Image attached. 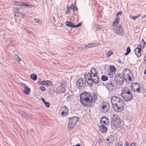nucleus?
I'll return each instance as SVG.
<instances>
[{"label": "nucleus", "instance_id": "nucleus-41", "mask_svg": "<svg viewBox=\"0 0 146 146\" xmlns=\"http://www.w3.org/2000/svg\"><path fill=\"white\" fill-rule=\"evenodd\" d=\"M131 51V49L129 47H128L127 48L126 52L129 53Z\"/></svg>", "mask_w": 146, "mask_h": 146}, {"label": "nucleus", "instance_id": "nucleus-48", "mask_svg": "<svg viewBox=\"0 0 146 146\" xmlns=\"http://www.w3.org/2000/svg\"><path fill=\"white\" fill-rule=\"evenodd\" d=\"M121 12H118V13H117V18H118V16L119 15H121Z\"/></svg>", "mask_w": 146, "mask_h": 146}, {"label": "nucleus", "instance_id": "nucleus-30", "mask_svg": "<svg viewBox=\"0 0 146 146\" xmlns=\"http://www.w3.org/2000/svg\"><path fill=\"white\" fill-rule=\"evenodd\" d=\"M101 78L102 80L104 81H107L108 79V77L105 75L102 76L101 77Z\"/></svg>", "mask_w": 146, "mask_h": 146}, {"label": "nucleus", "instance_id": "nucleus-34", "mask_svg": "<svg viewBox=\"0 0 146 146\" xmlns=\"http://www.w3.org/2000/svg\"><path fill=\"white\" fill-rule=\"evenodd\" d=\"M140 16V15L138 14L137 16H132L131 17V18L134 20H135L136 19Z\"/></svg>", "mask_w": 146, "mask_h": 146}, {"label": "nucleus", "instance_id": "nucleus-4", "mask_svg": "<svg viewBox=\"0 0 146 146\" xmlns=\"http://www.w3.org/2000/svg\"><path fill=\"white\" fill-rule=\"evenodd\" d=\"M121 95L126 101L131 100L133 98L132 93L129 89L127 88H124L122 90Z\"/></svg>", "mask_w": 146, "mask_h": 146}, {"label": "nucleus", "instance_id": "nucleus-53", "mask_svg": "<svg viewBox=\"0 0 146 146\" xmlns=\"http://www.w3.org/2000/svg\"><path fill=\"white\" fill-rule=\"evenodd\" d=\"M135 145V143H132L131 145L130 146H134Z\"/></svg>", "mask_w": 146, "mask_h": 146}, {"label": "nucleus", "instance_id": "nucleus-61", "mask_svg": "<svg viewBox=\"0 0 146 146\" xmlns=\"http://www.w3.org/2000/svg\"><path fill=\"white\" fill-rule=\"evenodd\" d=\"M145 16H144V17H143V18H145Z\"/></svg>", "mask_w": 146, "mask_h": 146}, {"label": "nucleus", "instance_id": "nucleus-40", "mask_svg": "<svg viewBox=\"0 0 146 146\" xmlns=\"http://www.w3.org/2000/svg\"><path fill=\"white\" fill-rule=\"evenodd\" d=\"M40 89L42 91H44L45 90V87L43 86H41L40 88Z\"/></svg>", "mask_w": 146, "mask_h": 146}, {"label": "nucleus", "instance_id": "nucleus-45", "mask_svg": "<svg viewBox=\"0 0 146 146\" xmlns=\"http://www.w3.org/2000/svg\"><path fill=\"white\" fill-rule=\"evenodd\" d=\"M70 7L71 9H72L73 11H74V9H75V7L73 5H72Z\"/></svg>", "mask_w": 146, "mask_h": 146}, {"label": "nucleus", "instance_id": "nucleus-28", "mask_svg": "<svg viewBox=\"0 0 146 146\" xmlns=\"http://www.w3.org/2000/svg\"><path fill=\"white\" fill-rule=\"evenodd\" d=\"M116 68L113 65H111L110 67V69L109 70V71H112L113 72H115Z\"/></svg>", "mask_w": 146, "mask_h": 146}, {"label": "nucleus", "instance_id": "nucleus-32", "mask_svg": "<svg viewBox=\"0 0 146 146\" xmlns=\"http://www.w3.org/2000/svg\"><path fill=\"white\" fill-rule=\"evenodd\" d=\"M23 2H17V1H16L15 2V3H14V4L15 5H18V6H23Z\"/></svg>", "mask_w": 146, "mask_h": 146}, {"label": "nucleus", "instance_id": "nucleus-10", "mask_svg": "<svg viewBox=\"0 0 146 146\" xmlns=\"http://www.w3.org/2000/svg\"><path fill=\"white\" fill-rule=\"evenodd\" d=\"M113 31L114 33L117 35L121 36H123L124 35L123 29L120 25H119L118 27H115Z\"/></svg>", "mask_w": 146, "mask_h": 146}, {"label": "nucleus", "instance_id": "nucleus-60", "mask_svg": "<svg viewBox=\"0 0 146 146\" xmlns=\"http://www.w3.org/2000/svg\"><path fill=\"white\" fill-rule=\"evenodd\" d=\"M31 130L32 131V132H33V130L32 129H31Z\"/></svg>", "mask_w": 146, "mask_h": 146}, {"label": "nucleus", "instance_id": "nucleus-62", "mask_svg": "<svg viewBox=\"0 0 146 146\" xmlns=\"http://www.w3.org/2000/svg\"><path fill=\"white\" fill-rule=\"evenodd\" d=\"M75 10V9H74V11Z\"/></svg>", "mask_w": 146, "mask_h": 146}, {"label": "nucleus", "instance_id": "nucleus-55", "mask_svg": "<svg viewBox=\"0 0 146 146\" xmlns=\"http://www.w3.org/2000/svg\"><path fill=\"white\" fill-rule=\"evenodd\" d=\"M129 53H128V52H126L125 54V55L126 56Z\"/></svg>", "mask_w": 146, "mask_h": 146}, {"label": "nucleus", "instance_id": "nucleus-35", "mask_svg": "<svg viewBox=\"0 0 146 146\" xmlns=\"http://www.w3.org/2000/svg\"><path fill=\"white\" fill-rule=\"evenodd\" d=\"M113 54V53L112 51H110L106 54V56L108 57H109Z\"/></svg>", "mask_w": 146, "mask_h": 146}, {"label": "nucleus", "instance_id": "nucleus-8", "mask_svg": "<svg viewBox=\"0 0 146 146\" xmlns=\"http://www.w3.org/2000/svg\"><path fill=\"white\" fill-rule=\"evenodd\" d=\"M86 82L82 78H80L76 82V85L79 89H83L86 86Z\"/></svg>", "mask_w": 146, "mask_h": 146}, {"label": "nucleus", "instance_id": "nucleus-33", "mask_svg": "<svg viewBox=\"0 0 146 146\" xmlns=\"http://www.w3.org/2000/svg\"><path fill=\"white\" fill-rule=\"evenodd\" d=\"M142 41L141 42V44L139 45H141V46L143 47V48H144L145 45L146 43L144 41V40L143 39H142Z\"/></svg>", "mask_w": 146, "mask_h": 146}, {"label": "nucleus", "instance_id": "nucleus-3", "mask_svg": "<svg viewBox=\"0 0 146 146\" xmlns=\"http://www.w3.org/2000/svg\"><path fill=\"white\" fill-rule=\"evenodd\" d=\"M124 79L121 75L117 74L115 77L109 80L108 83V87L110 88L111 90H113L115 86H120L122 85L124 82Z\"/></svg>", "mask_w": 146, "mask_h": 146}, {"label": "nucleus", "instance_id": "nucleus-63", "mask_svg": "<svg viewBox=\"0 0 146 146\" xmlns=\"http://www.w3.org/2000/svg\"><path fill=\"white\" fill-rule=\"evenodd\" d=\"M145 143H146V141H145Z\"/></svg>", "mask_w": 146, "mask_h": 146}, {"label": "nucleus", "instance_id": "nucleus-9", "mask_svg": "<svg viewBox=\"0 0 146 146\" xmlns=\"http://www.w3.org/2000/svg\"><path fill=\"white\" fill-rule=\"evenodd\" d=\"M100 110L104 113L107 112L110 110V107L108 103L106 102H104L101 104Z\"/></svg>", "mask_w": 146, "mask_h": 146}, {"label": "nucleus", "instance_id": "nucleus-21", "mask_svg": "<svg viewBox=\"0 0 146 146\" xmlns=\"http://www.w3.org/2000/svg\"><path fill=\"white\" fill-rule=\"evenodd\" d=\"M100 123L102 125H106L107 126L109 124L110 121L109 120H107V121H100Z\"/></svg>", "mask_w": 146, "mask_h": 146}, {"label": "nucleus", "instance_id": "nucleus-47", "mask_svg": "<svg viewBox=\"0 0 146 146\" xmlns=\"http://www.w3.org/2000/svg\"><path fill=\"white\" fill-rule=\"evenodd\" d=\"M79 27H78V25H74V24L73 25V28H78Z\"/></svg>", "mask_w": 146, "mask_h": 146}, {"label": "nucleus", "instance_id": "nucleus-6", "mask_svg": "<svg viewBox=\"0 0 146 146\" xmlns=\"http://www.w3.org/2000/svg\"><path fill=\"white\" fill-rule=\"evenodd\" d=\"M111 123L115 127H119L121 124L119 117L116 115H113L111 117Z\"/></svg>", "mask_w": 146, "mask_h": 146}, {"label": "nucleus", "instance_id": "nucleus-36", "mask_svg": "<svg viewBox=\"0 0 146 146\" xmlns=\"http://www.w3.org/2000/svg\"><path fill=\"white\" fill-rule=\"evenodd\" d=\"M107 120H109L107 118L105 117H102L101 118L100 120V121H107Z\"/></svg>", "mask_w": 146, "mask_h": 146}, {"label": "nucleus", "instance_id": "nucleus-11", "mask_svg": "<svg viewBox=\"0 0 146 146\" xmlns=\"http://www.w3.org/2000/svg\"><path fill=\"white\" fill-rule=\"evenodd\" d=\"M99 78L98 75H96L95 76H93L92 78L91 79L90 82L87 81V83L88 86L90 87L92 86L93 85V83L96 84L99 82Z\"/></svg>", "mask_w": 146, "mask_h": 146}, {"label": "nucleus", "instance_id": "nucleus-5", "mask_svg": "<svg viewBox=\"0 0 146 146\" xmlns=\"http://www.w3.org/2000/svg\"><path fill=\"white\" fill-rule=\"evenodd\" d=\"M131 75L132 76V74L130 72L129 69L125 68L123 70L122 76L126 80L131 81L132 80Z\"/></svg>", "mask_w": 146, "mask_h": 146}, {"label": "nucleus", "instance_id": "nucleus-57", "mask_svg": "<svg viewBox=\"0 0 146 146\" xmlns=\"http://www.w3.org/2000/svg\"><path fill=\"white\" fill-rule=\"evenodd\" d=\"M144 74H146V69L145 70L144 72Z\"/></svg>", "mask_w": 146, "mask_h": 146}, {"label": "nucleus", "instance_id": "nucleus-7", "mask_svg": "<svg viewBox=\"0 0 146 146\" xmlns=\"http://www.w3.org/2000/svg\"><path fill=\"white\" fill-rule=\"evenodd\" d=\"M79 118L73 116L71 117L69 120L68 124L69 128L71 129L73 128L76 124V123L78 121Z\"/></svg>", "mask_w": 146, "mask_h": 146}, {"label": "nucleus", "instance_id": "nucleus-46", "mask_svg": "<svg viewBox=\"0 0 146 146\" xmlns=\"http://www.w3.org/2000/svg\"><path fill=\"white\" fill-rule=\"evenodd\" d=\"M129 143H128V142L127 141H126L125 144V146H129Z\"/></svg>", "mask_w": 146, "mask_h": 146}, {"label": "nucleus", "instance_id": "nucleus-42", "mask_svg": "<svg viewBox=\"0 0 146 146\" xmlns=\"http://www.w3.org/2000/svg\"><path fill=\"white\" fill-rule=\"evenodd\" d=\"M94 27H95L97 29H99V28L100 27V26L96 24H95L94 25Z\"/></svg>", "mask_w": 146, "mask_h": 146}, {"label": "nucleus", "instance_id": "nucleus-39", "mask_svg": "<svg viewBox=\"0 0 146 146\" xmlns=\"http://www.w3.org/2000/svg\"><path fill=\"white\" fill-rule=\"evenodd\" d=\"M66 113L67 112H65L64 111H62L61 113L62 116L63 117L66 116Z\"/></svg>", "mask_w": 146, "mask_h": 146}, {"label": "nucleus", "instance_id": "nucleus-17", "mask_svg": "<svg viewBox=\"0 0 146 146\" xmlns=\"http://www.w3.org/2000/svg\"><path fill=\"white\" fill-rule=\"evenodd\" d=\"M23 87L24 88L23 92L25 95H29L31 91L30 88L27 87L25 84H23Z\"/></svg>", "mask_w": 146, "mask_h": 146}, {"label": "nucleus", "instance_id": "nucleus-1", "mask_svg": "<svg viewBox=\"0 0 146 146\" xmlns=\"http://www.w3.org/2000/svg\"><path fill=\"white\" fill-rule=\"evenodd\" d=\"M97 96L93 94V96L87 92L83 93L80 95V100L81 103L86 107L91 106L96 100Z\"/></svg>", "mask_w": 146, "mask_h": 146}, {"label": "nucleus", "instance_id": "nucleus-2", "mask_svg": "<svg viewBox=\"0 0 146 146\" xmlns=\"http://www.w3.org/2000/svg\"><path fill=\"white\" fill-rule=\"evenodd\" d=\"M111 100L114 111L120 112L123 110L124 102L120 97L114 96L111 97Z\"/></svg>", "mask_w": 146, "mask_h": 146}, {"label": "nucleus", "instance_id": "nucleus-59", "mask_svg": "<svg viewBox=\"0 0 146 146\" xmlns=\"http://www.w3.org/2000/svg\"><path fill=\"white\" fill-rule=\"evenodd\" d=\"M134 84H138V85H140L139 84H137V83H135Z\"/></svg>", "mask_w": 146, "mask_h": 146}, {"label": "nucleus", "instance_id": "nucleus-44", "mask_svg": "<svg viewBox=\"0 0 146 146\" xmlns=\"http://www.w3.org/2000/svg\"><path fill=\"white\" fill-rule=\"evenodd\" d=\"M144 64L146 65V55L144 57Z\"/></svg>", "mask_w": 146, "mask_h": 146}, {"label": "nucleus", "instance_id": "nucleus-12", "mask_svg": "<svg viewBox=\"0 0 146 146\" xmlns=\"http://www.w3.org/2000/svg\"><path fill=\"white\" fill-rule=\"evenodd\" d=\"M143 48V47L141 46V45H139L135 50L134 51L135 53L138 57L139 58L141 56V51L142 49Z\"/></svg>", "mask_w": 146, "mask_h": 146}, {"label": "nucleus", "instance_id": "nucleus-54", "mask_svg": "<svg viewBox=\"0 0 146 146\" xmlns=\"http://www.w3.org/2000/svg\"><path fill=\"white\" fill-rule=\"evenodd\" d=\"M78 27H79L81 26V23H79V24H78Z\"/></svg>", "mask_w": 146, "mask_h": 146}, {"label": "nucleus", "instance_id": "nucleus-43", "mask_svg": "<svg viewBox=\"0 0 146 146\" xmlns=\"http://www.w3.org/2000/svg\"><path fill=\"white\" fill-rule=\"evenodd\" d=\"M40 20L38 19H34V21L36 23H38L39 21Z\"/></svg>", "mask_w": 146, "mask_h": 146}, {"label": "nucleus", "instance_id": "nucleus-14", "mask_svg": "<svg viewBox=\"0 0 146 146\" xmlns=\"http://www.w3.org/2000/svg\"><path fill=\"white\" fill-rule=\"evenodd\" d=\"M15 16H17L20 18H23L25 17V14L24 13H22L20 12H19L17 9H16V11H15L14 14Z\"/></svg>", "mask_w": 146, "mask_h": 146}, {"label": "nucleus", "instance_id": "nucleus-13", "mask_svg": "<svg viewBox=\"0 0 146 146\" xmlns=\"http://www.w3.org/2000/svg\"><path fill=\"white\" fill-rule=\"evenodd\" d=\"M19 113L23 117H24L27 119L30 120H32L33 119V117L27 113L25 111H22L20 112H19Z\"/></svg>", "mask_w": 146, "mask_h": 146}, {"label": "nucleus", "instance_id": "nucleus-26", "mask_svg": "<svg viewBox=\"0 0 146 146\" xmlns=\"http://www.w3.org/2000/svg\"><path fill=\"white\" fill-rule=\"evenodd\" d=\"M61 111H64L65 112H67L68 111V108L66 106H62L61 108Z\"/></svg>", "mask_w": 146, "mask_h": 146}, {"label": "nucleus", "instance_id": "nucleus-49", "mask_svg": "<svg viewBox=\"0 0 146 146\" xmlns=\"http://www.w3.org/2000/svg\"><path fill=\"white\" fill-rule=\"evenodd\" d=\"M41 100L44 103L46 102V101L44 100L43 98H42L41 99Z\"/></svg>", "mask_w": 146, "mask_h": 146}, {"label": "nucleus", "instance_id": "nucleus-31", "mask_svg": "<svg viewBox=\"0 0 146 146\" xmlns=\"http://www.w3.org/2000/svg\"><path fill=\"white\" fill-rule=\"evenodd\" d=\"M14 57V58L17 61H21V58L18 55H15Z\"/></svg>", "mask_w": 146, "mask_h": 146}, {"label": "nucleus", "instance_id": "nucleus-19", "mask_svg": "<svg viewBox=\"0 0 146 146\" xmlns=\"http://www.w3.org/2000/svg\"><path fill=\"white\" fill-rule=\"evenodd\" d=\"M112 137V136L111 135V136L109 137L106 139L107 141V142L106 143V144H108L110 146L112 145V143H113L112 142H111L110 140L112 141V139H114V138H113Z\"/></svg>", "mask_w": 146, "mask_h": 146}, {"label": "nucleus", "instance_id": "nucleus-29", "mask_svg": "<svg viewBox=\"0 0 146 146\" xmlns=\"http://www.w3.org/2000/svg\"><path fill=\"white\" fill-rule=\"evenodd\" d=\"M97 43H89L88 45V48H90L92 47H94L97 46Z\"/></svg>", "mask_w": 146, "mask_h": 146}, {"label": "nucleus", "instance_id": "nucleus-50", "mask_svg": "<svg viewBox=\"0 0 146 146\" xmlns=\"http://www.w3.org/2000/svg\"><path fill=\"white\" fill-rule=\"evenodd\" d=\"M136 90L138 92H140V88H137L136 89Z\"/></svg>", "mask_w": 146, "mask_h": 146}, {"label": "nucleus", "instance_id": "nucleus-15", "mask_svg": "<svg viewBox=\"0 0 146 146\" xmlns=\"http://www.w3.org/2000/svg\"><path fill=\"white\" fill-rule=\"evenodd\" d=\"M38 83L39 84L46 86L51 85L52 82L51 81H49L47 80L45 81L43 80L42 81H38Z\"/></svg>", "mask_w": 146, "mask_h": 146}, {"label": "nucleus", "instance_id": "nucleus-52", "mask_svg": "<svg viewBox=\"0 0 146 146\" xmlns=\"http://www.w3.org/2000/svg\"><path fill=\"white\" fill-rule=\"evenodd\" d=\"M23 6H27V4H26L24 3H23Z\"/></svg>", "mask_w": 146, "mask_h": 146}, {"label": "nucleus", "instance_id": "nucleus-37", "mask_svg": "<svg viewBox=\"0 0 146 146\" xmlns=\"http://www.w3.org/2000/svg\"><path fill=\"white\" fill-rule=\"evenodd\" d=\"M44 104L47 107L49 108L50 107L49 104L46 101Z\"/></svg>", "mask_w": 146, "mask_h": 146}, {"label": "nucleus", "instance_id": "nucleus-38", "mask_svg": "<svg viewBox=\"0 0 146 146\" xmlns=\"http://www.w3.org/2000/svg\"><path fill=\"white\" fill-rule=\"evenodd\" d=\"M70 7L68 6L67 7V9L66 13V14H68L70 13Z\"/></svg>", "mask_w": 146, "mask_h": 146}, {"label": "nucleus", "instance_id": "nucleus-51", "mask_svg": "<svg viewBox=\"0 0 146 146\" xmlns=\"http://www.w3.org/2000/svg\"><path fill=\"white\" fill-rule=\"evenodd\" d=\"M27 6L28 7H33V6H34L33 5H27Z\"/></svg>", "mask_w": 146, "mask_h": 146}, {"label": "nucleus", "instance_id": "nucleus-56", "mask_svg": "<svg viewBox=\"0 0 146 146\" xmlns=\"http://www.w3.org/2000/svg\"><path fill=\"white\" fill-rule=\"evenodd\" d=\"M80 144H78L76 145H74L73 146H80Z\"/></svg>", "mask_w": 146, "mask_h": 146}, {"label": "nucleus", "instance_id": "nucleus-22", "mask_svg": "<svg viewBox=\"0 0 146 146\" xmlns=\"http://www.w3.org/2000/svg\"><path fill=\"white\" fill-rule=\"evenodd\" d=\"M31 78L35 81L36 80L37 78V76L35 74H32L30 76Z\"/></svg>", "mask_w": 146, "mask_h": 146}, {"label": "nucleus", "instance_id": "nucleus-23", "mask_svg": "<svg viewBox=\"0 0 146 146\" xmlns=\"http://www.w3.org/2000/svg\"><path fill=\"white\" fill-rule=\"evenodd\" d=\"M61 86L59 88V92L60 93H64L65 90V88L64 86H62L61 83Z\"/></svg>", "mask_w": 146, "mask_h": 146}, {"label": "nucleus", "instance_id": "nucleus-27", "mask_svg": "<svg viewBox=\"0 0 146 146\" xmlns=\"http://www.w3.org/2000/svg\"><path fill=\"white\" fill-rule=\"evenodd\" d=\"M108 74L110 76L111 78H112L114 75L115 72H113L112 71H109V70L108 71Z\"/></svg>", "mask_w": 146, "mask_h": 146}, {"label": "nucleus", "instance_id": "nucleus-58", "mask_svg": "<svg viewBox=\"0 0 146 146\" xmlns=\"http://www.w3.org/2000/svg\"><path fill=\"white\" fill-rule=\"evenodd\" d=\"M85 48H87V47L88 48V45H86L85 46Z\"/></svg>", "mask_w": 146, "mask_h": 146}, {"label": "nucleus", "instance_id": "nucleus-16", "mask_svg": "<svg viewBox=\"0 0 146 146\" xmlns=\"http://www.w3.org/2000/svg\"><path fill=\"white\" fill-rule=\"evenodd\" d=\"M84 76L85 78L86 79V80L87 81H89V82H90L92 78V77L93 76L91 74H90L89 72H86L84 75Z\"/></svg>", "mask_w": 146, "mask_h": 146}, {"label": "nucleus", "instance_id": "nucleus-24", "mask_svg": "<svg viewBox=\"0 0 146 146\" xmlns=\"http://www.w3.org/2000/svg\"><path fill=\"white\" fill-rule=\"evenodd\" d=\"M65 24L68 27H73L74 24L72 22L66 21L65 22Z\"/></svg>", "mask_w": 146, "mask_h": 146}, {"label": "nucleus", "instance_id": "nucleus-18", "mask_svg": "<svg viewBox=\"0 0 146 146\" xmlns=\"http://www.w3.org/2000/svg\"><path fill=\"white\" fill-rule=\"evenodd\" d=\"M107 130V127L103 125H101L99 127V131L101 133H104Z\"/></svg>", "mask_w": 146, "mask_h": 146}, {"label": "nucleus", "instance_id": "nucleus-20", "mask_svg": "<svg viewBox=\"0 0 146 146\" xmlns=\"http://www.w3.org/2000/svg\"><path fill=\"white\" fill-rule=\"evenodd\" d=\"M90 74H91L93 76H95L97 75V72L96 69L94 68H92L90 70Z\"/></svg>", "mask_w": 146, "mask_h": 146}, {"label": "nucleus", "instance_id": "nucleus-25", "mask_svg": "<svg viewBox=\"0 0 146 146\" xmlns=\"http://www.w3.org/2000/svg\"><path fill=\"white\" fill-rule=\"evenodd\" d=\"M119 17L115 19V20L113 23V25L115 26L117 25L119 21Z\"/></svg>", "mask_w": 146, "mask_h": 146}]
</instances>
